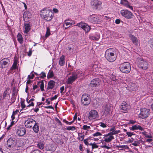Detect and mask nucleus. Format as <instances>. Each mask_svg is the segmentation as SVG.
Instances as JSON below:
<instances>
[{
  "label": "nucleus",
  "instance_id": "obj_57",
  "mask_svg": "<svg viewBox=\"0 0 153 153\" xmlns=\"http://www.w3.org/2000/svg\"><path fill=\"white\" fill-rule=\"evenodd\" d=\"M126 134L128 137H131L133 134L131 132H126Z\"/></svg>",
  "mask_w": 153,
  "mask_h": 153
},
{
  "label": "nucleus",
  "instance_id": "obj_48",
  "mask_svg": "<svg viewBox=\"0 0 153 153\" xmlns=\"http://www.w3.org/2000/svg\"><path fill=\"white\" fill-rule=\"evenodd\" d=\"M84 130H88V129L91 128L90 126H88L86 125H84L82 128Z\"/></svg>",
  "mask_w": 153,
  "mask_h": 153
},
{
  "label": "nucleus",
  "instance_id": "obj_33",
  "mask_svg": "<svg viewBox=\"0 0 153 153\" xmlns=\"http://www.w3.org/2000/svg\"><path fill=\"white\" fill-rule=\"evenodd\" d=\"M55 85V82L53 80H51L48 83V88L49 89H52L54 87Z\"/></svg>",
  "mask_w": 153,
  "mask_h": 153
},
{
  "label": "nucleus",
  "instance_id": "obj_56",
  "mask_svg": "<svg viewBox=\"0 0 153 153\" xmlns=\"http://www.w3.org/2000/svg\"><path fill=\"white\" fill-rule=\"evenodd\" d=\"M88 138L87 139H86L84 140V142L85 143V144L87 145H88Z\"/></svg>",
  "mask_w": 153,
  "mask_h": 153
},
{
  "label": "nucleus",
  "instance_id": "obj_55",
  "mask_svg": "<svg viewBox=\"0 0 153 153\" xmlns=\"http://www.w3.org/2000/svg\"><path fill=\"white\" fill-rule=\"evenodd\" d=\"M139 143L137 141H134V143H132V145L134 146H137L138 145Z\"/></svg>",
  "mask_w": 153,
  "mask_h": 153
},
{
  "label": "nucleus",
  "instance_id": "obj_6",
  "mask_svg": "<svg viewBox=\"0 0 153 153\" xmlns=\"http://www.w3.org/2000/svg\"><path fill=\"white\" fill-rule=\"evenodd\" d=\"M137 65L138 67L143 70H146L148 68V63L146 60L142 58L137 59Z\"/></svg>",
  "mask_w": 153,
  "mask_h": 153
},
{
  "label": "nucleus",
  "instance_id": "obj_51",
  "mask_svg": "<svg viewBox=\"0 0 153 153\" xmlns=\"http://www.w3.org/2000/svg\"><path fill=\"white\" fill-rule=\"evenodd\" d=\"M98 147V146L96 143L94 142L93 143V145L92 147V149H94L97 148Z\"/></svg>",
  "mask_w": 153,
  "mask_h": 153
},
{
  "label": "nucleus",
  "instance_id": "obj_22",
  "mask_svg": "<svg viewBox=\"0 0 153 153\" xmlns=\"http://www.w3.org/2000/svg\"><path fill=\"white\" fill-rule=\"evenodd\" d=\"M138 88L137 85L133 83H130L128 85V90L131 91H135Z\"/></svg>",
  "mask_w": 153,
  "mask_h": 153
},
{
  "label": "nucleus",
  "instance_id": "obj_42",
  "mask_svg": "<svg viewBox=\"0 0 153 153\" xmlns=\"http://www.w3.org/2000/svg\"><path fill=\"white\" fill-rule=\"evenodd\" d=\"M38 147L41 149H42L44 148V144L42 143H38L37 144Z\"/></svg>",
  "mask_w": 153,
  "mask_h": 153
},
{
  "label": "nucleus",
  "instance_id": "obj_40",
  "mask_svg": "<svg viewBox=\"0 0 153 153\" xmlns=\"http://www.w3.org/2000/svg\"><path fill=\"white\" fill-rule=\"evenodd\" d=\"M16 99V96L14 93V88L13 90V92L12 94V97L11 98V101L12 103L14 102Z\"/></svg>",
  "mask_w": 153,
  "mask_h": 153
},
{
  "label": "nucleus",
  "instance_id": "obj_44",
  "mask_svg": "<svg viewBox=\"0 0 153 153\" xmlns=\"http://www.w3.org/2000/svg\"><path fill=\"white\" fill-rule=\"evenodd\" d=\"M153 146V142L151 143H149L148 145H145V148L146 149H149V148L152 147Z\"/></svg>",
  "mask_w": 153,
  "mask_h": 153
},
{
  "label": "nucleus",
  "instance_id": "obj_2",
  "mask_svg": "<svg viewBox=\"0 0 153 153\" xmlns=\"http://www.w3.org/2000/svg\"><path fill=\"white\" fill-rule=\"evenodd\" d=\"M40 16L42 17L47 21H50L53 17V13L51 10L44 8L40 12Z\"/></svg>",
  "mask_w": 153,
  "mask_h": 153
},
{
  "label": "nucleus",
  "instance_id": "obj_47",
  "mask_svg": "<svg viewBox=\"0 0 153 153\" xmlns=\"http://www.w3.org/2000/svg\"><path fill=\"white\" fill-rule=\"evenodd\" d=\"M21 106L22 109H24L25 108H26L27 107V105H26L25 104V102L24 101H22L21 102Z\"/></svg>",
  "mask_w": 153,
  "mask_h": 153
},
{
  "label": "nucleus",
  "instance_id": "obj_10",
  "mask_svg": "<svg viewBox=\"0 0 153 153\" xmlns=\"http://www.w3.org/2000/svg\"><path fill=\"white\" fill-rule=\"evenodd\" d=\"M89 95L88 94H84L82 97L81 102L82 104L84 105H88L90 103Z\"/></svg>",
  "mask_w": 153,
  "mask_h": 153
},
{
  "label": "nucleus",
  "instance_id": "obj_20",
  "mask_svg": "<svg viewBox=\"0 0 153 153\" xmlns=\"http://www.w3.org/2000/svg\"><path fill=\"white\" fill-rule=\"evenodd\" d=\"M91 4L93 8L97 9L101 5L102 2L97 0H94L91 2Z\"/></svg>",
  "mask_w": 153,
  "mask_h": 153
},
{
  "label": "nucleus",
  "instance_id": "obj_26",
  "mask_svg": "<svg viewBox=\"0 0 153 153\" xmlns=\"http://www.w3.org/2000/svg\"><path fill=\"white\" fill-rule=\"evenodd\" d=\"M109 131H111L109 133H110L111 134L113 135L119 134L120 132V130H117L114 126H113L109 129Z\"/></svg>",
  "mask_w": 153,
  "mask_h": 153
},
{
  "label": "nucleus",
  "instance_id": "obj_3",
  "mask_svg": "<svg viewBox=\"0 0 153 153\" xmlns=\"http://www.w3.org/2000/svg\"><path fill=\"white\" fill-rule=\"evenodd\" d=\"M83 73L80 70L77 71L75 73L72 74L71 76L69 77L67 80L68 84H71L77 78L78 76H79L82 75Z\"/></svg>",
  "mask_w": 153,
  "mask_h": 153
},
{
  "label": "nucleus",
  "instance_id": "obj_1",
  "mask_svg": "<svg viewBox=\"0 0 153 153\" xmlns=\"http://www.w3.org/2000/svg\"><path fill=\"white\" fill-rule=\"evenodd\" d=\"M114 139V137L110 133L104 134L102 141V145L100 146L101 148L107 149H110L111 148V145L109 144L107 145V143L111 142Z\"/></svg>",
  "mask_w": 153,
  "mask_h": 153
},
{
  "label": "nucleus",
  "instance_id": "obj_50",
  "mask_svg": "<svg viewBox=\"0 0 153 153\" xmlns=\"http://www.w3.org/2000/svg\"><path fill=\"white\" fill-rule=\"evenodd\" d=\"M27 106L28 107L30 106H33L34 105V103L32 101H31L30 103H27Z\"/></svg>",
  "mask_w": 153,
  "mask_h": 153
},
{
  "label": "nucleus",
  "instance_id": "obj_62",
  "mask_svg": "<svg viewBox=\"0 0 153 153\" xmlns=\"http://www.w3.org/2000/svg\"><path fill=\"white\" fill-rule=\"evenodd\" d=\"M31 153H41L39 150H36L32 152Z\"/></svg>",
  "mask_w": 153,
  "mask_h": 153
},
{
  "label": "nucleus",
  "instance_id": "obj_12",
  "mask_svg": "<svg viewBox=\"0 0 153 153\" xmlns=\"http://www.w3.org/2000/svg\"><path fill=\"white\" fill-rule=\"evenodd\" d=\"M75 24V22L74 20L68 18L64 21L63 27L65 29H66Z\"/></svg>",
  "mask_w": 153,
  "mask_h": 153
},
{
  "label": "nucleus",
  "instance_id": "obj_38",
  "mask_svg": "<svg viewBox=\"0 0 153 153\" xmlns=\"http://www.w3.org/2000/svg\"><path fill=\"white\" fill-rule=\"evenodd\" d=\"M30 13L29 12H25L23 14V18L25 19H28L30 18Z\"/></svg>",
  "mask_w": 153,
  "mask_h": 153
},
{
  "label": "nucleus",
  "instance_id": "obj_16",
  "mask_svg": "<svg viewBox=\"0 0 153 153\" xmlns=\"http://www.w3.org/2000/svg\"><path fill=\"white\" fill-rule=\"evenodd\" d=\"M36 123V121L30 117L28 118L25 121V127L28 128H32L33 126Z\"/></svg>",
  "mask_w": 153,
  "mask_h": 153
},
{
  "label": "nucleus",
  "instance_id": "obj_49",
  "mask_svg": "<svg viewBox=\"0 0 153 153\" xmlns=\"http://www.w3.org/2000/svg\"><path fill=\"white\" fill-rule=\"evenodd\" d=\"M143 134L145 136V137L148 138H152V136L151 135H149L147 134L145 132H144L143 133Z\"/></svg>",
  "mask_w": 153,
  "mask_h": 153
},
{
  "label": "nucleus",
  "instance_id": "obj_24",
  "mask_svg": "<svg viewBox=\"0 0 153 153\" xmlns=\"http://www.w3.org/2000/svg\"><path fill=\"white\" fill-rule=\"evenodd\" d=\"M40 85V88L42 91H43L44 90V82L43 81H41L38 82L37 85H33L32 89L33 91H35V90L36 89H37L38 88V86L37 85Z\"/></svg>",
  "mask_w": 153,
  "mask_h": 153
},
{
  "label": "nucleus",
  "instance_id": "obj_17",
  "mask_svg": "<svg viewBox=\"0 0 153 153\" xmlns=\"http://www.w3.org/2000/svg\"><path fill=\"white\" fill-rule=\"evenodd\" d=\"M76 25L82 28L86 33L88 32L91 29L90 27L85 23L80 22L77 23Z\"/></svg>",
  "mask_w": 153,
  "mask_h": 153
},
{
  "label": "nucleus",
  "instance_id": "obj_9",
  "mask_svg": "<svg viewBox=\"0 0 153 153\" xmlns=\"http://www.w3.org/2000/svg\"><path fill=\"white\" fill-rule=\"evenodd\" d=\"M88 20L93 23L100 24L101 22V20L96 15L93 14L90 16L88 17Z\"/></svg>",
  "mask_w": 153,
  "mask_h": 153
},
{
  "label": "nucleus",
  "instance_id": "obj_31",
  "mask_svg": "<svg viewBox=\"0 0 153 153\" xmlns=\"http://www.w3.org/2000/svg\"><path fill=\"white\" fill-rule=\"evenodd\" d=\"M65 63V57L64 55H62L60 58L59 61V64L62 66L64 65Z\"/></svg>",
  "mask_w": 153,
  "mask_h": 153
},
{
  "label": "nucleus",
  "instance_id": "obj_8",
  "mask_svg": "<svg viewBox=\"0 0 153 153\" xmlns=\"http://www.w3.org/2000/svg\"><path fill=\"white\" fill-rule=\"evenodd\" d=\"M140 112L139 114V117L144 119L148 117L150 114V110L146 108H142L140 109Z\"/></svg>",
  "mask_w": 153,
  "mask_h": 153
},
{
  "label": "nucleus",
  "instance_id": "obj_60",
  "mask_svg": "<svg viewBox=\"0 0 153 153\" xmlns=\"http://www.w3.org/2000/svg\"><path fill=\"white\" fill-rule=\"evenodd\" d=\"M111 80L115 82H118V79H117V78L115 76H113L111 78Z\"/></svg>",
  "mask_w": 153,
  "mask_h": 153
},
{
  "label": "nucleus",
  "instance_id": "obj_54",
  "mask_svg": "<svg viewBox=\"0 0 153 153\" xmlns=\"http://www.w3.org/2000/svg\"><path fill=\"white\" fill-rule=\"evenodd\" d=\"M58 97V96L57 95H55L54 97H53L50 98V100L51 101H52L54 100H56L57 99Z\"/></svg>",
  "mask_w": 153,
  "mask_h": 153
},
{
  "label": "nucleus",
  "instance_id": "obj_23",
  "mask_svg": "<svg viewBox=\"0 0 153 153\" xmlns=\"http://www.w3.org/2000/svg\"><path fill=\"white\" fill-rule=\"evenodd\" d=\"M120 4L132 10H133V7L130 5V3L126 0H121Z\"/></svg>",
  "mask_w": 153,
  "mask_h": 153
},
{
  "label": "nucleus",
  "instance_id": "obj_37",
  "mask_svg": "<svg viewBox=\"0 0 153 153\" xmlns=\"http://www.w3.org/2000/svg\"><path fill=\"white\" fill-rule=\"evenodd\" d=\"M17 61L16 59H14V62L11 68V69L12 70H15L16 69L17 67Z\"/></svg>",
  "mask_w": 153,
  "mask_h": 153
},
{
  "label": "nucleus",
  "instance_id": "obj_53",
  "mask_svg": "<svg viewBox=\"0 0 153 153\" xmlns=\"http://www.w3.org/2000/svg\"><path fill=\"white\" fill-rule=\"evenodd\" d=\"M149 44L151 47L153 48V39H152L149 41Z\"/></svg>",
  "mask_w": 153,
  "mask_h": 153
},
{
  "label": "nucleus",
  "instance_id": "obj_18",
  "mask_svg": "<svg viewBox=\"0 0 153 153\" xmlns=\"http://www.w3.org/2000/svg\"><path fill=\"white\" fill-rule=\"evenodd\" d=\"M129 37L134 45L136 46H137L139 43V41L136 37L132 34H130L129 35Z\"/></svg>",
  "mask_w": 153,
  "mask_h": 153
},
{
  "label": "nucleus",
  "instance_id": "obj_5",
  "mask_svg": "<svg viewBox=\"0 0 153 153\" xmlns=\"http://www.w3.org/2000/svg\"><path fill=\"white\" fill-rule=\"evenodd\" d=\"M119 68L121 72L126 74L129 73L131 69L130 63L128 62H125L121 64Z\"/></svg>",
  "mask_w": 153,
  "mask_h": 153
},
{
  "label": "nucleus",
  "instance_id": "obj_41",
  "mask_svg": "<svg viewBox=\"0 0 153 153\" xmlns=\"http://www.w3.org/2000/svg\"><path fill=\"white\" fill-rule=\"evenodd\" d=\"M50 34L51 33L50 32V29L49 27H47L46 32L45 35V37L46 38L48 37L50 35Z\"/></svg>",
  "mask_w": 153,
  "mask_h": 153
},
{
  "label": "nucleus",
  "instance_id": "obj_63",
  "mask_svg": "<svg viewBox=\"0 0 153 153\" xmlns=\"http://www.w3.org/2000/svg\"><path fill=\"white\" fill-rule=\"evenodd\" d=\"M19 112V110L18 109H16V111H14L13 112V115H16Z\"/></svg>",
  "mask_w": 153,
  "mask_h": 153
},
{
  "label": "nucleus",
  "instance_id": "obj_19",
  "mask_svg": "<svg viewBox=\"0 0 153 153\" xmlns=\"http://www.w3.org/2000/svg\"><path fill=\"white\" fill-rule=\"evenodd\" d=\"M100 80L99 78H96L93 79L90 83V86L91 87H96L99 86L100 82Z\"/></svg>",
  "mask_w": 153,
  "mask_h": 153
},
{
  "label": "nucleus",
  "instance_id": "obj_27",
  "mask_svg": "<svg viewBox=\"0 0 153 153\" xmlns=\"http://www.w3.org/2000/svg\"><path fill=\"white\" fill-rule=\"evenodd\" d=\"M24 28V33L27 34L31 29V26L29 24L26 23L25 24Z\"/></svg>",
  "mask_w": 153,
  "mask_h": 153
},
{
  "label": "nucleus",
  "instance_id": "obj_30",
  "mask_svg": "<svg viewBox=\"0 0 153 153\" xmlns=\"http://www.w3.org/2000/svg\"><path fill=\"white\" fill-rule=\"evenodd\" d=\"M17 39L19 42L22 44L23 42V38L22 35L19 33H18L17 36Z\"/></svg>",
  "mask_w": 153,
  "mask_h": 153
},
{
  "label": "nucleus",
  "instance_id": "obj_36",
  "mask_svg": "<svg viewBox=\"0 0 153 153\" xmlns=\"http://www.w3.org/2000/svg\"><path fill=\"white\" fill-rule=\"evenodd\" d=\"M100 35L99 33H97L94 36H92L90 37L91 39L95 41H97L100 38Z\"/></svg>",
  "mask_w": 153,
  "mask_h": 153
},
{
  "label": "nucleus",
  "instance_id": "obj_46",
  "mask_svg": "<svg viewBox=\"0 0 153 153\" xmlns=\"http://www.w3.org/2000/svg\"><path fill=\"white\" fill-rule=\"evenodd\" d=\"M39 75V78L41 79H43L46 76L45 73L43 72H42Z\"/></svg>",
  "mask_w": 153,
  "mask_h": 153
},
{
  "label": "nucleus",
  "instance_id": "obj_14",
  "mask_svg": "<svg viewBox=\"0 0 153 153\" xmlns=\"http://www.w3.org/2000/svg\"><path fill=\"white\" fill-rule=\"evenodd\" d=\"M10 62L9 59L7 58L1 59L0 61V68L3 69L7 68Z\"/></svg>",
  "mask_w": 153,
  "mask_h": 153
},
{
  "label": "nucleus",
  "instance_id": "obj_13",
  "mask_svg": "<svg viewBox=\"0 0 153 153\" xmlns=\"http://www.w3.org/2000/svg\"><path fill=\"white\" fill-rule=\"evenodd\" d=\"M16 134L19 136H22L25 134L26 130L25 128L20 127L19 126H16Z\"/></svg>",
  "mask_w": 153,
  "mask_h": 153
},
{
  "label": "nucleus",
  "instance_id": "obj_39",
  "mask_svg": "<svg viewBox=\"0 0 153 153\" xmlns=\"http://www.w3.org/2000/svg\"><path fill=\"white\" fill-rule=\"evenodd\" d=\"M54 74L53 72L51 71L50 70L48 73L47 75V77L48 78H51L53 76Z\"/></svg>",
  "mask_w": 153,
  "mask_h": 153
},
{
  "label": "nucleus",
  "instance_id": "obj_59",
  "mask_svg": "<svg viewBox=\"0 0 153 153\" xmlns=\"http://www.w3.org/2000/svg\"><path fill=\"white\" fill-rule=\"evenodd\" d=\"M26 100L27 103H30L31 101L33 102V101L34 100V99L33 98H31V99L29 100L28 98H27Z\"/></svg>",
  "mask_w": 153,
  "mask_h": 153
},
{
  "label": "nucleus",
  "instance_id": "obj_58",
  "mask_svg": "<svg viewBox=\"0 0 153 153\" xmlns=\"http://www.w3.org/2000/svg\"><path fill=\"white\" fill-rule=\"evenodd\" d=\"M34 74H32L31 75H28V78L30 79H33V77H34Z\"/></svg>",
  "mask_w": 153,
  "mask_h": 153
},
{
  "label": "nucleus",
  "instance_id": "obj_29",
  "mask_svg": "<svg viewBox=\"0 0 153 153\" xmlns=\"http://www.w3.org/2000/svg\"><path fill=\"white\" fill-rule=\"evenodd\" d=\"M118 148L121 150H124L125 151L128 152L129 148L128 146L126 145H119L117 146Z\"/></svg>",
  "mask_w": 153,
  "mask_h": 153
},
{
  "label": "nucleus",
  "instance_id": "obj_25",
  "mask_svg": "<svg viewBox=\"0 0 153 153\" xmlns=\"http://www.w3.org/2000/svg\"><path fill=\"white\" fill-rule=\"evenodd\" d=\"M15 141L11 138H9L7 142V147L9 148L13 147L15 145Z\"/></svg>",
  "mask_w": 153,
  "mask_h": 153
},
{
  "label": "nucleus",
  "instance_id": "obj_11",
  "mask_svg": "<svg viewBox=\"0 0 153 153\" xmlns=\"http://www.w3.org/2000/svg\"><path fill=\"white\" fill-rule=\"evenodd\" d=\"M120 14L123 16L128 19L132 18L133 16L131 12L126 10H121Z\"/></svg>",
  "mask_w": 153,
  "mask_h": 153
},
{
  "label": "nucleus",
  "instance_id": "obj_4",
  "mask_svg": "<svg viewBox=\"0 0 153 153\" xmlns=\"http://www.w3.org/2000/svg\"><path fill=\"white\" fill-rule=\"evenodd\" d=\"M105 56L106 59L110 62H114L116 59V56L112 52V50L109 48L107 49L105 53Z\"/></svg>",
  "mask_w": 153,
  "mask_h": 153
},
{
  "label": "nucleus",
  "instance_id": "obj_28",
  "mask_svg": "<svg viewBox=\"0 0 153 153\" xmlns=\"http://www.w3.org/2000/svg\"><path fill=\"white\" fill-rule=\"evenodd\" d=\"M9 90L7 89L4 91L3 95V99L6 100H9L10 98V95L8 91Z\"/></svg>",
  "mask_w": 153,
  "mask_h": 153
},
{
  "label": "nucleus",
  "instance_id": "obj_45",
  "mask_svg": "<svg viewBox=\"0 0 153 153\" xmlns=\"http://www.w3.org/2000/svg\"><path fill=\"white\" fill-rule=\"evenodd\" d=\"M102 135V134L99 132H97L96 133L93 134L92 136L94 137H98L99 136H100Z\"/></svg>",
  "mask_w": 153,
  "mask_h": 153
},
{
  "label": "nucleus",
  "instance_id": "obj_61",
  "mask_svg": "<svg viewBox=\"0 0 153 153\" xmlns=\"http://www.w3.org/2000/svg\"><path fill=\"white\" fill-rule=\"evenodd\" d=\"M153 141V139L152 138H149L148 139L146 140V142H152Z\"/></svg>",
  "mask_w": 153,
  "mask_h": 153
},
{
  "label": "nucleus",
  "instance_id": "obj_7",
  "mask_svg": "<svg viewBox=\"0 0 153 153\" xmlns=\"http://www.w3.org/2000/svg\"><path fill=\"white\" fill-rule=\"evenodd\" d=\"M99 117L97 111L95 110H91L88 114V118L90 121H94Z\"/></svg>",
  "mask_w": 153,
  "mask_h": 153
},
{
  "label": "nucleus",
  "instance_id": "obj_43",
  "mask_svg": "<svg viewBox=\"0 0 153 153\" xmlns=\"http://www.w3.org/2000/svg\"><path fill=\"white\" fill-rule=\"evenodd\" d=\"M67 129L68 130L74 131L76 129V128H75V127L74 126H69L67 127Z\"/></svg>",
  "mask_w": 153,
  "mask_h": 153
},
{
  "label": "nucleus",
  "instance_id": "obj_34",
  "mask_svg": "<svg viewBox=\"0 0 153 153\" xmlns=\"http://www.w3.org/2000/svg\"><path fill=\"white\" fill-rule=\"evenodd\" d=\"M34 126L33 127V131L36 133H37L39 130V126L38 124L36 122V123H35L34 125Z\"/></svg>",
  "mask_w": 153,
  "mask_h": 153
},
{
  "label": "nucleus",
  "instance_id": "obj_21",
  "mask_svg": "<svg viewBox=\"0 0 153 153\" xmlns=\"http://www.w3.org/2000/svg\"><path fill=\"white\" fill-rule=\"evenodd\" d=\"M111 106L109 104L104 105L102 107V112L105 114H108L110 111Z\"/></svg>",
  "mask_w": 153,
  "mask_h": 153
},
{
  "label": "nucleus",
  "instance_id": "obj_32",
  "mask_svg": "<svg viewBox=\"0 0 153 153\" xmlns=\"http://www.w3.org/2000/svg\"><path fill=\"white\" fill-rule=\"evenodd\" d=\"M131 130H135L139 129L141 131L143 130V128L141 126L139 125H134L130 128Z\"/></svg>",
  "mask_w": 153,
  "mask_h": 153
},
{
  "label": "nucleus",
  "instance_id": "obj_35",
  "mask_svg": "<svg viewBox=\"0 0 153 153\" xmlns=\"http://www.w3.org/2000/svg\"><path fill=\"white\" fill-rule=\"evenodd\" d=\"M84 138V135L81 133H78L77 139L81 141H83Z\"/></svg>",
  "mask_w": 153,
  "mask_h": 153
},
{
  "label": "nucleus",
  "instance_id": "obj_15",
  "mask_svg": "<svg viewBox=\"0 0 153 153\" xmlns=\"http://www.w3.org/2000/svg\"><path fill=\"white\" fill-rule=\"evenodd\" d=\"M120 108L123 112L126 113L130 109L131 106L128 104L123 102L121 105Z\"/></svg>",
  "mask_w": 153,
  "mask_h": 153
},
{
  "label": "nucleus",
  "instance_id": "obj_52",
  "mask_svg": "<svg viewBox=\"0 0 153 153\" xmlns=\"http://www.w3.org/2000/svg\"><path fill=\"white\" fill-rule=\"evenodd\" d=\"M100 126L103 128H106L107 126L106 124L100 122Z\"/></svg>",
  "mask_w": 153,
  "mask_h": 153
},
{
  "label": "nucleus",
  "instance_id": "obj_64",
  "mask_svg": "<svg viewBox=\"0 0 153 153\" xmlns=\"http://www.w3.org/2000/svg\"><path fill=\"white\" fill-rule=\"evenodd\" d=\"M120 20L119 19H117L116 20L115 22L116 24H119L120 23Z\"/></svg>",
  "mask_w": 153,
  "mask_h": 153
}]
</instances>
